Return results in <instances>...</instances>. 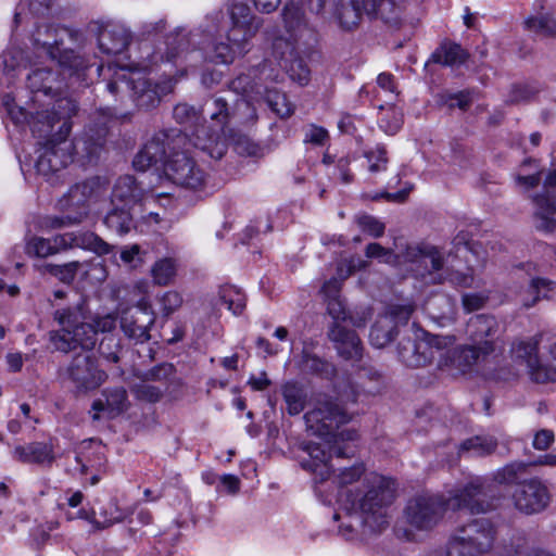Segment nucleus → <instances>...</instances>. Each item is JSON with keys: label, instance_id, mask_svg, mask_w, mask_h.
Returning <instances> with one entry per match:
<instances>
[{"label": "nucleus", "instance_id": "nucleus-1", "mask_svg": "<svg viewBox=\"0 0 556 556\" xmlns=\"http://www.w3.org/2000/svg\"><path fill=\"white\" fill-rule=\"evenodd\" d=\"M304 419L315 434L330 437L328 451L320 443L315 442H309L305 447L314 462V468L311 469L315 475L320 476L321 481L327 480L336 471L333 465L329 463L332 457L341 459L356 455L355 442L358 433L354 429L334 432L341 425L349 422L351 417L344 407L328 396L318 399L315 407L304 415Z\"/></svg>", "mask_w": 556, "mask_h": 556}, {"label": "nucleus", "instance_id": "nucleus-2", "mask_svg": "<svg viewBox=\"0 0 556 556\" xmlns=\"http://www.w3.org/2000/svg\"><path fill=\"white\" fill-rule=\"evenodd\" d=\"M495 490L482 478H475L447 500L435 494H420L410 498L404 515L408 525L417 530H430L443 518L446 509H468L484 514L495 508Z\"/></svg>", "mask_w": 556, "mask_h": 556}, {"label": "nucleus", "instance_id": "nucleus-3", "mask_svg": "<svg viewBox=\"0 0 556 556\" xmlns=\"http://www.w3.org/2000/svg\"><path fill=\"white\" fill-rule=\"evenodd\" d=\"M235 55L233 46L217 42L199 29L186 31L185 28L177 27L165 36L162 46L148 60L151 65H170L177 68L180 76H186L189 68L197 67L202 61L229 64Z\"/></svg>", "mask_w": 556, "mask_h": 556}, {"label": "nucleus", "instance_id": "nucleus-4", "mask_svg": "<svg viewBox=\"0 0 556 556\" xmlns=\"http://www.w3.org/2000/svg\"><path fill=\"white\" fill-rule=\"evenodd\" d=\"M56 104L59 109H66L67 112H53L51 114L48 110L30 112V119L25 115V122L30 125L33 132H37L39 137L51 134L54 125L60 124L58 132L38 150L36 162L37 173L51 184L59 180L62 170L73 161L71 142L66 138L72 129L70 118L76 114L78 109L77 104L71 99H61Z\"/></svg>", "mask_w": 556, "mask_h": 556}, {"label": "nucleus", "instance_id": "nucleus-5", "mask_svg": "<svg viewBox=\"0 0 556 556\" xmlns=\"http://www.w3.org/2000/svg\"><path fill=\"white\" fill-rule=\"evenodd\" d=\"M155 50L156 49L143 58L144 64L142 66L144 70L155 66L151 65L148 60V56ZM156 66H162V64H157ZM163 66L169 67L168 71L164 70V73H168V75L159 80H153L129 67L112 64H108L106 66L99 65L97 72L99 76L103 77V80L106 81L105 88L113 97H118L124 90H128L136 108L140 111L149 112L156 109L162 102V99L174 91L178 79L182 77L177 68L165 64H163Z\"/></svg>", "mask_w": 556, "mask_h": 556}, {"label": "nucleus", "instance_id": "nucleus-6", "mask_svg": "<svg viewBox=\"0 0 556 556\" xmlns=\"http://www.w3.org/2000/svg\"><path fill=\"white\" fill-rule=\"evenodd\" d=\"M366 492L358 501L362 521L372 532H380L389 525L388 507L396 497L397 483L394 479L370 472L365 476Z\"/></svg>", "mask_w": 556, "mask_h": 556}, {"label": "nucleus", "instance_id": "nucleus-7", "mask_svg": "<svg viewBox=\"0 0 556 556\" xmlns=\"http://www.w3.org/2000/svg\"><path fill=\"white\" fill-rule=\"evenodd\" d=\"M74 248L91 251L99 256L108 255L114 250V245L94 232L85 231L66 232L52 238L33 236L26 242L25 252L29 256L46 258Z\"/></svg>", "mask_w": 556, "mask_h": 556}, {"label": "nucleus", "instance_id": "nucleus-8", "mask_svg": "<svg viewBox=\"0 0 556 556\" xmlns=\"http://www.w3.org/2000/svg\"><path fill=\"white\" fill-rule=\"evenodd\" d=\"M496 528L488 518H475L458 526L450 536L447 556H483L496 540Z\"/></svg>", "mask_w": 556, "mask_h": 556}, {"label": "nucleus", "instance_id": "nucleus-9", "mask_svg": "<svg viewBox=\"0 0 556 556\" xmlns=\"http://www.w3.org/2000/svg\"><path fill=\"white\" fill-rule=\"evenodd\" d=\"M173 118L186 127V131L181 132L191 140L187 146H192L214 160H220L226 154L228 142L218 134H213L202 123V113L194 106L188 103H178L173 109Z\"/></svg>", "mask_w": 556, "mask_h": 556}, {"label": "nucleus", "instance_id": "nucleus-10", "mask_svg": "<svg viewBox=\"0 0 556 556\" xmlns=\"http://www.w3.org/2000/svg\"><path fill=\"white\" fill-rule=\"evenodd\" d=\"M27 86L33 93V103L39 104L40 108L35 110L20 109V115H15L14 111L10 110L9 113L15 123L25 122V115H27V118L30 119V112L47 110L50 114L53 112H67L66 109H59L56 104L59 100L67 99L66 97L58 98L52 101L56 96L62 93V83L59 79L58 73L47 67L36 68L27 76Z\"/></svg>", "mask_w": 556, "mask_h": 556}, {"label": "nucleus", "instance_id": "nucleus-11", "mask_svg": "<svg viewBox=\"0 0 556 556\" xmlns=\"http://www.w3.org/2000/svg\"><path fill=\"white\" fill-rule=\"evenodd\" d=\"M191 140L179 129L161 130L146 142L136 154L132 164L137 170L144 172L157 164L165 166L167 160L180 148H185Z\"/></svg>", "mask_w": 556, "mask_h": 556}, {"label": "nucleus", "instance_id": "nucleus-12", "mask_svg": "<svg viewBox=\"0 0 556 556\" xmlns=\"http://www.w3.org/2000/svg\"><path fill=\"white\" fill-rule=\"evenodd\" d=\"M441 339H450L440 352H437V367L451 375L465 374L472 368L480 356H486L494 351V343L485 341L483 345H464L455 348V337L441 336Z\"/></svg>", "mask_w": 556, "mask_h": 556}, {"label": "nucleus", "instance_id": "nucleus-13", "mask_svg": "<svg viewBox=\"0 0 556 556\" xmlns=\"http://www.w3.org/2000/svg\"><path fill=\"white\" fill-rule=\"evenodd\" d=\"M191 146L180 148L165 164L166 177L176 186L192 190H203L207 182V173L189 155Z\"/></svg>", "mask_w": 556, "mask_h": 556}, {"label": "nucleus", "instance_id": "nucleus-14", "mask_svg": "<svg viewBox=\"0 0 556 556\" xmlns=\"http://www.w3.org/2000/svg\"><path fill=\"white\" fill-rule=\"evenodd\" d=\"M63 380L70 381L77 391L87 392L99 388L106 379V374L98 366L91 352L76 353L68 365L59 370Z\"/></svg>", "mask_w": 556, "mask_h": 556}, {"label": "nucleus", "instance_id": "nucleus-15", "mask_svg": "<svg viewBox=\"0 0 556 556\" xmlns=\"http://www.w3.org/2000/svg\"><path fill=\"white\" fill-rule=\"evenodd\" d=\"M105 191V184L100 177H91L73 185L58 201L62 212H70L73 222H83L89 214L90 202L101 197Z\"/></svg>", "mask_w": 556, "mask_h": 556}, {"label": "nucleus", "instance_id": "nucleus-16", "mask_svg": "<svg viewBox=\"0 0 556 556\" xmlns=\"http://www.w3.org/2000/svg\"><path fill=\"white\" fill-rule=\"evenodd\" d=\"M287 38H277L274 49L279 52L283 47H309L316 40V30L305 18L302 8L294 2L285 5L281 12Z\"/></svg>", "mask_w": 556, "mask_h": 556}, {"label": "nucleus", "instance_id": "nucleus-17", "mask_svg": "<svg viewBox=\"0 0 556 556\" xmlns=\"http://www.w3.org/2000/svg\"><path fill=\"white\" fill-rule=\"evenodd\" d=\"M446 343H451V340L429 333H424L419 339L403 338L397 345V355L406 366L421 367L437 361V352Z\"/></svg>", "mask_w": 556, "mask_h": 556}, {"label": "nucleus", "instance_id": "nucleus-18", "mask_svg": "<svg viewBox=\"0 0 556 556\" xmlns=\"http://www.w3.org/2000/svg\"><path fill=\"white\" fill-rule=\"evenodd\" d=\"M108 125L104 121L88 125L84 131L71 142V152L83 164H94L104 151Z\"/></svg>", "mask_w": 556, "mask_h": 556}, {"label": "nucleus", "instance_id": "nucleus-19", "mask_svg": "<svg viewBox=\"0 0 556 556\" xmlns=\"http://www.w3.org/2000/svg\"><path fill=\"white\" fill-rule=\"evenodd\" d=\"M251 110L250 102L245 98L232 97L228 99L222 96H214L206 100L203 105V111L206 112L210 119L215 126L220 128L219 136L226 141V127H228L233 119H236L241 111ZM217 134V131H212Z\"/></svg>", "mask_w": 556, "mask_h": 556}, {"label": "nucleus", "instance_id": "nucleus-20", "mask_svg": "<svg viewBox=\"0 0 556 556\" xmlns=\"http://www.w3.org/2000/svg\"><path fill=\"white\" fill-rule=\"evenodd\" d=\"M231 27L227 39L239 53L244 51L245 43L252 39L262 26L263 20L254 16L244 3H233L230 9Z\"/></svg>", "mask_w": 556, "mask_h": 556}, {"label": "nucleus", "instance_id": "nucleus-21", "mask_svg": "<svg viewBox=\"0 0 556 556\" xmlns=\"http://www.w3.org/2000/svg\"><path fill=\"white\" fill-rule=\"evenodd\" d=\"M155 321L151 304L142 299L136 306L127 308L121 317V328L125 336L138 342L150 339L149 330Z\"/></svg>", "mask_w": 556, "mask_h": 556}, {"label": "nucleus", "instance_id": "nucleus-22", "mask_svg": "<svg viewBox=\"0 0 556 556\" xmlns=\"http://www.w3.org/2000/svg\"><path fill=\"white\" fill-rule=\"evenodd\" d=\"M515 507L527 515L544 510L549 503L546 485L539 479H530L518 483L513 493Z\"/></svg>", "mask_w": 556, "mask_h": 556}, {"label": "nucleus", "instance_id": "nucleus-23", "mask_svg": "<svg viewBox=\"0 0 556 556\" xmlns=\"http://www.w3.org/2000/svg\"><path fill=\"white\" fill-rule=\"evenodd\" d=\"M99 49L106 54L123 53L130 45L132 36L130 30L116 22H96L93 24Z\"/></svg>", "mask_w": 556, "mask_h": 556}, {"label": "nucleus", "instance_id": "nucleus-24", "mask_svg": "<svg viewBox=\"0 0 556 556\" xmlns=\"http://www.w3.org/2000/svg\"><path fill=\"white\" fill-rule=\"evenodd\" d=\"M50 341L56 351L68 353L76 350L91 352L98 341V333L91 323L87 320L70 332H50Z\"/></svg>", "mask_w": 556, "mask_h": 556}, {"label": "nucleus", "instance_id": "nucleus-25", "mask_svg": "<svg viewBox=\"0 0 556 556\" xmlns=\"http://www.w3.org/2000/svg\"><path fill=\"white\" fill-rule=\"evenodd\" d=\"M129 406L130 402L124 387L105 388L101 392V397L92 402L91 418L93 421L100 420V413H104L108 418L112 419L125 413Z\"/></svg>", "mask_w": 556, "mask_h": 556}, {"label": "nucleus", "instance_id": "nucleus-26", "mask_svg": "<svg viewBox=\"0 0 556 556\" xmlns=\"http://www.w3.org/2000/svg\"><path fill=\"white\" fill-rule=\"evenodd\" d=\"M328 338L342 358L354 362L362 358V342L354 330L346 329L339 323H332L328 330Z\"/></svg>", "mask_w": 556, "mask_h": 556}, {"label": "nucleus", "instance_id": "nucleus-27", "mask_svg": "<svg viewBox=\"0 0 556 556\" xmlns=\"http://www.w3.org/2000/svg\"><path fill=\"white\" fill-rule=\"evenodd\" d=\"M56 43V41L53 43L45 42L43 47L47 48V51L52 59H59V63L62 67V75H67L70 79L85 83L87 85V72L90 68L88 62L84 56L75 53L74 51L60 53L59 48L54 47Z\"/></svg>", "mask_w": 556, "mask_h": 556}, {"label": "nucleus", "instance_id": "nucleus-28", "mask_svg": "<svg viewBox=\"0 0 556 556\" xmlns=\"http://www.w3.org/2000/svg\"><path fill=\"white\" fill-rule=\"evenodd\" d=\"M144 198V189L131 175L118 177L113 186L111 204L137 208Z\"/></svg>", "mask_w": 556, "mask_h": 556}, {"label": "nucleus", "instance_id": "nucleus-29", "mask_svg": "<svg viewBox=\"0 0 556 556\" xmlns=\"http://www.w3.org/2000/svg\"><path fill=\"white\" fill-rule=\"evenodd\" d=\"M12 455L15 460L23 464L51 466L55 460L53 445L47 442L17 445L14 447Z\"/></svg>", "mask_w": 556, "mask_h": 556}, {"label": "nucleus", "instance_id": "nucleus-30", "mask_svg": "<svg viewBox=\"0 0 556 556\" xmlns=\"http://www.w3.org/2000/svg\"><path fill=\"white\" fill-rule=\"evenodd\" d=\"M515 268L517 270H525L530 277V283L527 290L530 298L522 301L525 308L533 307L542 298H546V294L541 295L542 291H551L556 285L553 280L536 277L535 275L539 273L538 265L532 262L520 263L516 265Z\"/></svg>", "mask_w": 556, "mask_h": 556}, {"label": "nucleus", "instance_id": "nucleus-31", "mask_svg": "<svg viewBox=\"0 0 556 556\" xmlns=\"http://www.w3.org/2000/svg\"><path fill=\"white\" fill-rule=\"evenodd\" d=\"M280 52L281 66L286 68L292 80L306 85L309 79V70L300 53L308 47L289 46Z\"/></svg>", "mask_w": 556, "mask_h": 556}, {"label": "nucleus", "instance_id": "nucleus-32", "mask_svg": "<svg viewBox=\"0 0 556 556\" xmlns=\"http://www.w3.org/2000/svg\"><path fill=\"white\" fill-rule=\"evenodd\" d=\"M369 18L381 20L386 24L397 25L400 8L393 0H354Z\"/></svg>", "mask_w": 556, "mask_h": 556}, {"label": "nucleus", "instance_id": "nucleus-33", "mask_svg": "<svg viewBox=\"0 0 556 556\" xmlns=\"http://www.w3.org/2000/svg\"><path fill=\"white\" fill-rule=\"evenodd\" d=\"M416 262L422 270L416 269L418 275L427 282L432 283V279L438 274L444 273V257L442 253L435 247H422L419 248L416 254Z\"/></svg>", "mask_w": 556, "mask_h": 556}, {"label": "nucleus", "instance_id": "nucleus-34", "mask_svg": "<svg viewBox=\"0 0 556 556\" xmlns=\"http://www.w3.org/2000/svg\"><path fill=\"white\" fill-rule=\"evenodd\" d=\"M498 324L493 316L490 315H476L472 316L467 324V334L473 342L472 345H483L485 341H491L497 332Z\"/></svg>", "mask_w": 556, "mask_h": 556}, {"label": "nucleus", "instance_id": "nucleus-35", "mask_svg": "<svg viewBox=\"0 0 556 556\" xmlns=\"http://www.w3.org/2000/svg\"><path fill=\"white\" fill-rule=\"evenodd\" d=\"M533 202L536 206L535 228L544 232H553L556 229V220L552 217L556 213V197L536 194L533 197Z\"/></svg>", "mask_w": 556, "mask_h": 556}, {"label": "nucleus", "instance_id": "nucleus-36", "mask_svg": "<svg viewBox=\"0 0 556 556\" xmlns=\"http://www.w3.org/2000/svg\"><path fill=\"white\" fill-rule=\"evenodd\" d=\"M54 320L61 325V329L55 332H70L81 326L89 318V312L86 302L80 300L75 305L56 309L53 314Z\"/></svg>", "mask_w": 556, "mask_h": 556}, {"label": "nucleus", "instance_id": "nucleus-37", "mask_svg": "<svg viewBox=\"0 0 556 556\" xmlns=\"http://www.w3.org/2000/svg\"><path fill=\"white\" fill-rule=\"evenodd\" d=\"M112 208L104 217V224L108 228L114 230L116 233L123 236L128 233L135 228V207H127L126 205L111 204Z\"/></svg>", "mask_w": 556, "mask_h": 556}, {"label": "nucleus", "instance_id": "nucleus-38", "mask_svg": "<svg viewBox=\"0 0 556 556\" xmlns=\"http://www.w3.org/2000/svg\"><path fill=\"white\" fill-rule=\"evenodd\" d=\"M543 333H538L528 340L518 341L513 344V352L516 354V356L527 362L529 375L531 378L535 367H541L544 365V363H542L538 356L539 344L541 343Z\"/></svg>", "mask_w": 556, "mask_h": 556}, {"label": "nucleus", "instance_id": "nucleus-39", "mask_svg": "<svg viewBox=\"0 0 556 556\" xmlns=\"http://www.w3.org/2000/svg\"><path fill=\"white\" fill-rule=\"evenodd\" d=\"M362 13L354 0H338L332 16L342 29L351 30L358 25Z\"/></svg>", "mask_w": 556, "mask_h": 556}, {"label": "nucleus", "instance_id": "nucleus-40", "mask_svg": "<svg viewBox=\"0 0 556 556\" xmlns=\"http://www.w3.org/2000/svg\"><path fill=\"white\" fill-rule=\"evenodd\" d=\"M281 393L290 415H299L304 410L307 402V392L302 384L295 381H288L282 386Z\"/></svg>", "mask_w": 556, "mask_h": 556}, {"label": "nucleus", "instance_id": "nucleus-41", "mask_svg": "<svg viewBox=\"0 0 556 556\" xmlns=\"http://www.w3.org/2000/svg\"><path fill=\"white\" fill-rule=\"evenodd\" d=\"M468 54L459 45L444 42L432 53L431 60L445 66H455L463 64Z\"/></svg>", "mask_w": 556, "mask_h": 556}, {"label": "nucleus", "instance_id": "nucleus-42", "mask_svg": "<svg viewBox=\"0 0 556 556\" xmlns=\"http://www.w3.org/2000/svg\"><path fill=\"white\" fill-rule=\"evenodd\" d=\"M498 445L496 438L492 435H475L462 442L460 453H469L472 456H488L494 453Z\"/></svg>", "mask_w": 556, "mask_h": 556}, {"label": "nucleus", "instance_id": "nucleus-43", "mask_svg": "<svg viewBox=\"0 0 556 556\" xmlns=\"http://www.w3.org/2000/svg\"><path fill=\"white\" fill-rule=\"evenodd\" d=\"M301 366L304 371L315 374L325 379H331L336 375V367L331 363L307 351H304L302 354Z\"/></svg>", "mask_w": 556, "mask_h": 556}, {"label": "nucleus", "instance_id": "nucleus-44", "mask_svg": "<svg viewBox=\"0 0 556 556\" xmlns=\"http://www.w3.org/2000/svg\"><path fill=\"white\" fill-rule=\"evenodd\" d=\"M177 262L172 257H163L151 267V276L154 285H170L177 275Z\"/></svg>", "mask_w": 556, "mask_h": 556}, {"label": "nucleus", "instance_id": "nucleus-45", "mask_svg": "<svg viewBox=\"0 0 556 556\" xmlns=\"http://www.w3.org/2000/svg\"><path fill=\"white\" fill-rule=\"evenodd\" d=\"M228 136L231 139L233 150L242 156L262 157L264 149L254 142L249 136L228 129Z\"/></svg>", "mask_w": 556, "mask_h": 556}, {"label": "nucleus", "instance_id": "nucleus-46", "mask_svg": "<svg viewBox=\"0 0 556 556\" xmlns=\"http://www.w3.org/2000/svg\"><path fill=\"white\" fill-rule=\"evenodd\" d=\"M394 333L395 327L391 325V320H389L388 317L382 316L371 327L369 340L371 345L377 349H381L393 340Z\"/></svg>", "mask_w": 556, "mask_h": 556}, {"label": "nucleus", "instance_id": "nucleus-47", "mask_svg": "<svg viewBox=\"0 0 556 556\" xmlns=\"http://www.w3.org/2000/svg\"><path fill=\"white\" fill-rule=\"evenodd\" d=\"M538 167L535 160H525L520 165V170L522 173L518 174L515 178L517 186L523 188L526 191L538 187L541 181L542 174Z\"/></svg>", "mask_w": 556, "mask_h": 556}, {"label": "nucleus", "instance_id": "nucleus-48", "mask_svg": "<svg viewBox=\"0 0 556 556\" xmlns=\"http://www.w3.org/2000/svg\"><path fill=\"white\" fill-rule=\"evenodd\" d=\"M81 266L80 262L73 261L62 265L45 264L41 266V270L58 278L63 283H72Z\"/></svg>", "mask_w": 556, "mask_h": 556}, {"label": "nucleus", "instance_id": "nucleus-49", "mask_svg": "<svg viewBox=\"0 0 556 556\" xmlns=\"http://www.w3.org/2000/svg\"><path fill=\"white\" fill-rule=\"evenodd\" d=\"M548 364L535 367L532 372V380L538 383H547L556 381V342L547 348Z\"/></svg>", "mask_w": 556, "mask_h": 556}, {"label": "nucleus", "instance_id": "nucleus-50", "mask_svg": "<svg viewBox=\"0 0 556 556\" xmlns=\"http://www.w3.org/2000/svg\"><path fill=\"white\" fill-rule=\"evenodd\" d=\"M526 28L539 36L556 37V18L551 15L529 17L525 22Z\"/></svg>", "mask_w": 556, "mask_h": 556}, {"label": "nucleus", "instance_id": "nucleus-51", "mask_svg": "<svg viewBox=\"0 0 556 556\" xmlns=\"http://www.w3.org/2000/svg\"><path fill=\"white\" fill-rule=\"evenodd\" d=\"M220 301L231 311L235 315H239L245 307L244 294L232 286H226L220 289Z\"/></svg>", "mask_w": 556, "mask_h": 556}, {"label": "nucleus", "instance_id": "nucleus-52", "mask_svg": "<svg viewBox=\"0 0 556 556\" xmlns=\"http://www.w3.org/2000/svg\"><path fill=\"white\" fill-rule=\"evenodd\" d=\"M473 276L471 273H462L446 268L443 274H438L432 279V283H443L448 281L455 287L470 288L473 286Z\"/></svg>", "mask_w": 556, "mask_h": 556}, {"label": "nucleus", "instance_id": "nucleus-53", "mask_svg": "<svg viewBox=\"0 0 556 556\" xmlns=\"http://www.w3.org/2000/svg\"><path fill=\"white\" fill-rule=\"evenodd\" d=\"M255 73L256 70H253L248 74L239 75L233 80H231L229 85L230 89L235 93L241 94V98H244V96H249L254 91L260 92L258 85L254 81Z\"/></svg>", "mask_w": 556, "mask_h": 556}, {"label": "nucleus", "instance_id": "nucleus-54", "mask_svg": "<svg viewBox=\"0 0 556 556\" xmlns=\"http://www.w3.org/2000/svg\"><path fill=\"white\" fill-rule=\"evenodd\" d=\"M338 471L336 481L341 486L352 484L363 476H366V468L363 462H356L351 467L338 468Z\"/></svg>", "mask_w": 556, "mask_h": 556}, {"label": "nucleus", "instance_id": "nucleus-55", "mask_svg": "<svg viewBox=\"0 0 556 556\" xmlns=\"http://www.w3.org/2000/svg\"><path fill=\"white\" fill-rule=\"evenodd\" d=\"M132 393L140 401L156 403L162 399L164 389L142 379L140 383L134 386Z\"/></svg>", "mask_w": 556, "mask_h": 556}, {"label": "nucleus", "instance_id": "nucleus-56", "mask_svg": "<svg viewBox=\"0 0 556 556\" xmlns=\"http://www.w3.org/2000/svg\"><path fill=\"white\" fill-rule=\"evenodd\" d=\"M441 104L448 106V109L457 108L462 111H466L472 103L471 92L468 90H462L456 93H442L439 97Z\"/></svg>", "mask_w": 556, "mask_h": 556}, {"label": "nucleus", "instance_id": "nucleus-57", "mask_svg": "<svg viewBox=\"0 0 556 556\" xmlns=\"http://www.w3.org/2000/svg\"><path fill=\"white\" fill-rule=\"evenodd\" d=\"M266 100L270 109L280 117H288L293 113V108L288 102L286 94L279 91H269Z\"/></svg>", "mask_w": 556, "mask_h": 556}, {"label": "nucleus", "instance_id": "nucleus-58", "mask_svg": "<svg viewBox=\"0 0 556 556\" xmlns=\"http://www.w3.org/2000/svg\"><path fill=\"white\" fill-rule=\"evenodd\" d=\"M358 227L369 236L379 238L384 233V224L371 215H359L356 217Z\"/></svg>", "mask_w": 556, "mask_h": 556}, {"label": "nucleus", "instance_id": "nucleus-59", "mask_svg": "<svg viewBox=\"0 0 556 556\" xmlns=\"http://www.w3.org/2000/svg\"><path fill=\"white\" fill-rule=\"evenodd\" d=\"M526 468L523 463L515 462L504 466L494 475V480L498 483H513L517 480L518 475Z\"/></svg>", "mask_w": 556, "mask_h": 556}, {"label": "nucleus", "instance_id": "nucleus-60", "mask_svg": "<svg viewBox=\"0 0 556 556\" xmlns=\"http://www.w3.org/2000/svg\"><path fill=\"white\" fill-rule=\"evenodd\" d=\"M413 312L414 306L410 304L391 305L383 317H388L389 320H391V325L395 327L399 324H406L409 320Z\"/></svg>", "mask_w": 556, "mask_h": 556}, {"label": "nucleus", "instance_id": "nucleus-61", "mask_svg": "<svg viewBox=\"0 0 556 556\" xmlns=\"http://www.w3.org/2000/svg\"><path fill=\"white\" fill-rule=\"evenodd\" d=\"M402 114L394 108H390L387 114L379 118L380 127L389 135H394L402 127Z\"/></svg>", "mask_w": 556, "mask_h": 556}, {"label": "nucleus", "instance_id": "nucleus-62", "mask_svg": "<svg viewBox=\"0 0 556 556\" xmlns=\"http://www.w3.org/2000/svg\"><path fill=\"white\" fill-rule=\"evenodd\" d=\"M365 156L369 162V170L378 173L387 168V151L382 147H377L375 150L366 152Z\"/></svg>", "mask_w": 556, "mask_h": 556}, {"label": "nucleus", "instance_id": "nucleus-63", "mask_svg": "<svg viewBox=\"0 0 556 556\" xmlns=\"http://www.w3.org/2000/svg\"><path fill=\"white\" fill-rule=\"evenodd\" d=\"M175 368L172 364L163 363L154 366L143 374V380L150 381H165L173 376Z\"/></svg>", "mask_w": 556, "mask_h": 556}, {"label": "nucleus", "instance_id": "nucleus-64", "mask_svg": "<svg viewBox=\"0 0 556 556\" xmlns=\"http://www.w3.org/2000/svg\"><path fill=\"white\" fill-rule=\"evenodd\" d=\"M538 90L529 85H516L513 87L507 102L510 104H518L531 100Z\"/></svg>", "mask_w": 556, "mask_h": 556}]
</instances>
